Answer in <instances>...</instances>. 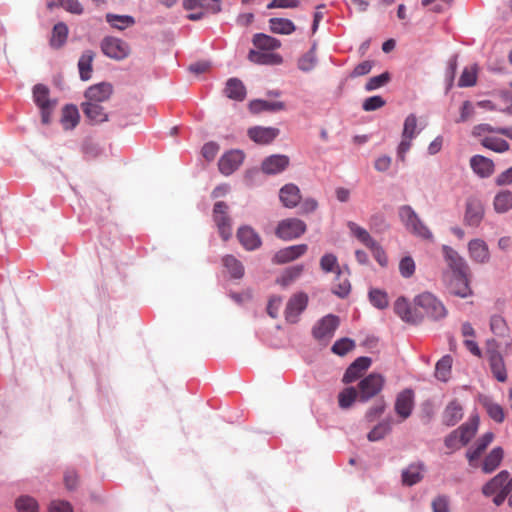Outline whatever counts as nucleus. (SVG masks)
I'll return each mask as SVG.
<instances>
[{"label": "nucleus", "mask_w": 512, "mask_h": 512, "mask_svg": "<svg viewBox=\"0 0 512 512\" xmlns=\"http://www.w3.org/2000/svg\"><path fill=\"white\" fill-rule=\"evenodd\" d=\"M322 272L331 281V292L339 298H345L351 291L350 271L346 265L341 266L333 254L322 256Z\"/></svg>", "instance_id": "1"}, {"label": "nucleus", "mask_w": 512, "mask_h": 512, "mask_svg": "<svg viewBox=\"0 0 512 512\" xmlns=\"http://www.w3.org/2000/svg\"><path fill=\"white\" fill-rule=\"evenodd\" d=\"M479 425L478 416H473L466 423L449 433L444 439V445L454 452L467 445L475 436Z\"/></svg>", "instance_id": "2"}, {"label": "nucleus", "mask_w": 512, "mask_h": 512, "mask_svg": "<svg viewBox=\"0 0 512 512\" xmlns=\"http://www.w3.org/2000/svg\"><path fill=\"white\" fill-rule=\"evenodd\" d=\"M414 302L416 306L423 309L425 314L433 320L442 319L447 315L444 304L432 293L424 292L418 295Z\"/></svg>", "instance_id": "3"}, {"label": "nucleus", "mask_w": 512, "mask_h": 512, "mask_svg": "<svg viewBox=\"0 0 512 512\" xmlns=\"http://www.w3.org/2000/svg\"><path fill=\"white\" fill-rule=\"evenodd\" d=\"M385 379L381 374L371 373L358 384V400L367 402L383 389Z\"/></svg>", "instance_id": "4"}, {"label": "nucleus", "mask_w": 512, "mask_h": 512, "mask_svg": "<svg viewBox=\"0 0 512 512\" xmlns=\"http://www.w3.org/2000/svg\"><path fill=\"white\" fill-rule=\"evenodd\" d=\"M100 47L107 57L114 60H123L127 58L131 51L127 42L112 36L105 37L101 41Z\"/></svg>", "instance_id": "5"}, {"label": "nucleus", "mask_w": 512, "mask_h": 512, "mask_svg": "<svg viewBox=\"0 0 512 512\" xmlns=\"http://www.w3.org/2000/svg\"><path fill=\"white\" fill-rule=\"evenodd\" d=\"M469 273L450 275L443 273V279L446 283L448 291L458 297L466 298L472 295V290L469 286Z\"/></svg>", "instance_id": "6"}, {"label": "nucleus", "mask_w": 512, "mask_h": 512, "mask_svg": "<svg viewBox=\"0 0 512 512\" xmlns=\"http://www.w3.org/2000/svg\"><path fill=\"white\" fill-rule=\"evenodd\" d=\"M443 257L450 275L469 273V266L459 253L448 245L442 246Z\"/></svg>", "instance_id": "7"}, {"label": "nucleus", "mask_w": 512, "mask_h": 512, "mask_svg": "<svg viewBox=\"0 0 512 512\" xmlns=\"http://www.w3.org/2000/svg\"><path fill=\"white\" fill-rule=\"evenodd\" d=\"M244 160V153L241 150H230L223 154L218 162L219 171L229 176L236 171Z\"/></svg>", "instance_id": "8"}, {"label": "nucleus", "mask_w": 512, "mask_h": 512, "mask_svg": "<svg viewBox=\"0 0 512 512\" xmlns=\"http://www.w3.org/2000/svg\"><path fill=\"white\" fill-rule=\"evenodd\" d=\"M426 472V466L423 462L417 461L409 464L401 471V483L404 486L412 487L420 483Z\"/></svg>", "instance_id": "9"}, {"label": "nucleus", "mask_w": 512, "mask_h": 512, "mask_svg": "<svg viewBox=\"0 0 512 512\" xmlns=\"http://www.w3.org/2000/svg\"><path fill=\"white\" fill-rule=\"evenodd\" d=\"M308 303V296L305 293L293 295L287 302L285 308V319L289 323H296L299 315L304 311Z\"/></svg>", "instance_id": "10"}, {"label": "nucleus", "mask_w": 512, "mask_h": 512, "mask_svg": "<svg viewBox=\"0 0 512 512\" xmlns=\"http://www.w3.org/2000/svg\"><path fill=\"white\" fill-rule=\"evenodd\" d=\"M113 93V86L110 83L102 82L90 86L85 91V102L101 104L107 101Z\"/></svg>", "instance_id": "11"}, {"label": "nucleus", "mask_w": 512, "mask_h": 512, "mask_svg": "<svg viewBox=\"0 0 512 512\" xmlns=\"http://www.w3.org/2000/svg\"><path fill=\"white\" fill-rule=\"evenodd\" d=\"M289 163V157L286 155H271L263 160L261 169L265 174L274 175L284 171Z\"/></svg>", "instance_id": "12"}, {"label": "nucleus", "mask_w": 512, "mask_h": 512, "mask_svg": "<svg viewBox=\"0 0 512 512\" xmlns=\"http://www.w3.org/2000/svg\"><path fill=\"white\" fill-rule=\"evenodd\" d=\"M371 364H372V360L370 357H365V356L358 357L347 368V370L343 376V382L351 383V382L357 380L371 366Z\"/></svg>", "instance_id": "13"}, {"label": "nucleus", "mask_w": 512, "mask_h": 512, "mask_svg": "<svg viewBox=\"0 0 512 512\" xmlns=\"http://www.w3.org/2000/svg\"><path fill=\"white\" fill-rule=\"evenodd\" d=\"M414 406V393L411 389L400 392L395 401V411L403 419H407Z\"/></svg>", "instance_id": "14"}, {"label": "nucleus", "mask_w": 512, "mask_h": 512, "mask_svg": "<svg viewBox=\"0 0 512 512\" xmlns=\"http://www.w3.org/2000/svg\"><path fill=\"white\" fill-rule=\"evenodd\" d=\"M306 251L307 246L304 244L289 246L277 251L272 258V262L274 264H285L299 258Z\"/></svg>", "instance_id": "15"}, {"label": "nucleus", "mask_w": 512, "mask_h": 512, "mask_svg": "<svg viewBox=\"0 0 512 512\" xmlns=\"http://www.w3.org/2000/svg\"><path fill=\"white\" fill-rule=\"evenodd\" d=\"M509 477V472L507 470L500 471L496 476L490 479L482 488V493L489 497L494 495L496 492H504L507 490V478Z\"/></svg>", "instance_id": "16"}, {"label": "nucleus", "mask_w": 512, "mask_h": 512, "mask_svg": "<svg viewBox=\"0 0 512 512\" xmlns=\"http://www.w3.org/2000/svg\"><path fill=\"white\" fill-rule=\"evenodd\" d=\"M470 166L473 172L481 178L490 177L495 170L494 162L482 155H474L471 157Z\"/></svg>", "instance_id": "17"}, {"label": "nucleus", "mask_w": 512, "mask_h": 512, "mask_svg": "<svg viewBox=\"0 0 512 512\" xmlns=\"http://www.w3.org/2000/svg\"><path fill=\"white\" fill-rule=\"evenodd\" d=\"M84 115L93 124H100L108 120V114L105 108L98 103L83 102L81 104Z\"/></svg>", "instance_id": "18"}, {"label": "nucleus", "mask_w": 512, "mask_h": 512, "mask_svg": "<svg viewBox=\"0 0 512 512\" xmlns=\"http://www.w3.org/2000/svg\"><path fill=\"white\" fill-rule=\"evenodd\" d=\"M494 434L487 432L482 435L475 443V445L469 448L466 452V458L471 466H475V461L481 456L486 450L489 444L493 441Z\"/></svg>", "instance_id": "19"}, {"label": "nucleus", "mask_w": 512, "mask_h": 512, "mask_svg": "<svg viewBox=\"0 0 512 512\" xmlns=\"http://www.w3.org/2000/svg\"><path fill=\"white\" fill-rule=\"evenodd\" d=\"M248 59L252 63L259 65H279L283 62V58L280 54L260 50H250Z\"/></svg>", "instance_id": "20"}, {"label": "nucleus", "mask_w": 512, "mask_h": 512, "mask_svg": "<svg viewBox=\"0 0 512 512\" xmlns=\"http://www.w3.org/2000/svg\"><path fill=\"white\" fill-rule=\"evenodd\" d=\"M279 199L287 208L296 207L301 200L300 189L293 183L286 184L279 191Z\"/></svg>", "instance_id": "21"}, {"label": "nucleus", "mask_w": 512, "mask_h": 512, "mask_svg": "<svg viewBox=\"0 0 512 512\" xmlns=\"http://www.w3.org/2000/svg\"><path fill=\"white\" fill-rule=\"evenodd\" d=\"M278 134L279 130L272 127H253L248 130V136L259 144L271 143Z\"/></svg>", "instance_id": "22"}, {"label": "nucleus", "mask_w": 512, "mask_h": 512, "mask_svg": "<svg viewBox=\"0 0 512 512\" xmlns=\"http://www.w3.org/2000/svg\"><path fill=\"white\" fill-rule=\"evenodd\" d=\"M237 237L243 247L247 250L257 249L261 245L259 235L251 226H241L238 230Z\"/></svg>", "instance_id": "23"}, {"label": "nucleus", "mask_w": 512, "mask_h": 512, "mask_svg": "<svg viewBox=\"0 0 512 512\" xmlns=\"http://www.w3.org/2000/svg\"><path fill=\"white\" fill-rule=\"evenodd\" d=\"M469 255L471 259L477 263H487L490 258L488 246L483 240L474 239L468 245Z\"/></svg>", "instance_id": "24"}, {"label": "nucleus", "mask_w": 512, "mask_h": 512, "mask_svg": "<svg viewBox=\"0 0 512 512\" xmlns=\"http://www.w3.org/2000/svg\"><path fill=\"white\" fill-rule=\"evenodd\" d=\"M394 311L405 322L418 323L421 320V318L412 311L408 301L403 297L395 301Z\"/></svg>", "instance_id": "25"}, {"label": "nucleus", "mask_w": 512, "mask_h": 512, "mask_svg": "<svg viewBox=\"0 0 512 512\" xmlns=\"http://www.w3.org/2000/svg\"><path fill=\"white\" fill-rule=\"evenodd\" d=\"M463 417L462 407L456 401L450 402L442 414V422L445 426L456 425Z\"/></svg>", "instance_id": "26"}, {"label": "nucleus", "mask_w": 512, "mask_h": 512, "mask_svg": "<svg viewBox=\"0 0 512 512\" xmlns=\"http://www.w3.org/2000/svg\"><path fill=\"white\" fill-rule=\"evenodd\" d=\"M252 43L260 51L273 52L281 46L280 40L264 33L255 34Z\"/></svg>", "instance_id": "27"}, {"label": "nucleus", "mask_w": 512, "mask_h": 512, "mask_svg": "<svg viewBox=\"0 0 512 512\" xmlns=\"http://www.w3.org/2000/svg\"><path fill=\"white\" fill-rule=\"evenodd\" d=\"M224 94L230 99L243 101L246 97V88L238 78H230L226 82Z\"/></svg>", "instance_id": "28"}, {"label": "nucleus", "mask_w": 512, "mask_h": 512, "mask_svg": "<svg viewBox=\"0 0 512 512\" xmlns=\"http://www.w3.org/2000/svg\"><path fill=\"white\" fill-rule=\"evenodd\" d=\"M503 455L504 451L501 447L493 448L483 461L482 471L485 474L494 472L500 466Z\"/></svg>", "instance_id": "29"}, {"label": "nucleus", "mask_w": 512, "mask_h": 512, "mask_svg": "<svg viewBox=\"0 0 512 512\" xmlns=\"http://www.w3.org/2000/svg\"><path fill=\"white\" fill-rule=\"evenodd\" d=\"M95 53L91 50H86L82 53L78 61V69L81 80L88 81L92 77V63Z\"/></svg>", "instance_id": "30"}, {"label": "nucleus", "mask_w": 512, "mask_h": 512, "mask_svg": "<svg viewBox=\"0 0 512 512\" xmlns=\"http://www.w3.org/2000/svg\"><path fill=\"white\" fill-rule=\"evenodd\" d=\"M68 27L65 23L59 22L54 25L49 40V44L53 49H60L64 46L68 38Z\"/></svg>", "instance_id": "31"}, {"label": "nucleus", "mask_w": 512, "mask_h": 512, "mask_svg": "<svg viewBox=\"0 0 512 512\" xmlns=\"http://www.w3.org/2000/svg\"><path fill=\"white\" fill-rule=\"evenodd\" d=\"M303 271V265L290 266L277 277L276 282L282 287H288L302 275Z\"/></svg>", "instance_id": "32"}, {"label": "nucleus", "mask_w": 512, "mask_h": 512, "mask_svg": "<svg viewBox=\"0 0 512 512\" xmlns=\"http://www.w3.org/2000/svg\"><path fill=\"white\" fill-rule=\"evenodd\" d=\"M488 359L491 372L499 382L507 380V371L501 354H492Z\"/></svg>", "instance_id": "33"}, {"label": "nucleus", "mask_w": 512, "mask_h": 512, "mask_svg": "<svg viewBox=\"0 0 512 512\" xmlns=\"http://www.w3.org/2000/svg\"><path fill=\"white\" fill-rule=\"evenodd\" d=\"M80 115L75 105H66L62 109L61 123L65 129H73L79 123Z\"/></svg>", "instance_id": "34"}, {"label": "nucleus", "mask_w": 512, "mask_h": 512, "mask_svg": "<svg viewBox=\"0 0 512 512\" xmlns=\"http://www.w3.org/2000/svg\"><path fill=\"white\" fill-rule=\"evenodd\" d=\"M269 28L275 34L289 35L296 29L294 23L285 18H271L269 20Z\"/></svg>", "instance_id": "35"}, {"label": "nucleus", "mask_w": 512, "mask_h": 512, "mask_svg": "<svg viewBox=\"0 0 512 512\" xmlns=\"http://www.w3.org/2000/svg\"><path fill=\"white\" fill-rule=\"evenodd\" d=\"M317 64V44L314 43L310 50L298 60V68L303 72L311 71Z\"/></svg>", "instance_id": "36"}, {"label": "nucleus", "mask_w": 512, "mask_h": 512, "mask_svg": "<svg viewBox=\"0 0 512 512\" xmlns=\"http://www.w3.org/2000/svg\"><path fill=\"white\" fill-rule=\"evenodd\" d=\"M480 143L483 147L497 153L506 152L510 147L506 140L494 136H485L480 140Z\"/></svg>", "instance_id": "37"}, {"label": "nucleus", "mask_w": 512, "mask_h": 512, "mask_svg": "<svg viewBox=\"0 0 512 512\" xmlns=\"http://www.w3.org/2000/svg\"><path fill=\"white\" fill-rule=\"evenodd\" d=\"M106 21L115 29L124 30L135 24V20L129 15L106 14Z\"/></svg>", "instance_id": "38"}, {"label": "nucleus", "mask_w": 512, "mask_h": 512, "mask_svg": "<svg viewBox=\"0 0 512 512\" xmlns=\"http://www.w3.org/2000/svg\"><path fill=\"white\" fill-rule=\"evenodd\" d=\"M452 362V357L450 355H445L436 363L435 376L437 379L441 381L448 380L451 373Z\"/></svg>", "instance_id": "39"}, {"label": "nucleus", "mask_w": 512, "mask_h": 512, "mask_svg": "<svg viewBox=\"0 0 512 512\" xmlns=\"http://www.w3.org/2000/svg\"><path fill=\"white\" fill-rule=\"evenodd\" d=\"M306 226H277L275 234L283 240H292L304 234Z\"/></svg>", "instance_id": "40"}, {"label": "nucleus", "mask_w": 512, "mask_h": 512, "mask_svg": "<svg viewBox=\"0 0 512 512\" xmlns=\"http://www.w3.org/2000/svg\"><path fill=\"white\" fill-rule=\"evenodd\" d=\"M494 207L497 212L505 213L512 208V192L503 190L494 198Z\"/></svg>", "instance_id": "41"}, {"label": "nucleus", "mask_w": 512, "mask_h": 512, "mask_svg": "<svg viewBox=\"0 0 512 512\" xmlns=\"http://www.w3.org/2000/svg\"><path fill=\"white\" fill-rule=\"evenodd\" d=\"M223 265L233 278H241L244 274L242 263L232 255L223 258Z\"/></svg>", "instance_id": "42"}, {"label": "nucleus", "mask_w": 512, "mask_h": 512, "mask_svg": "<svg viewBox=\"0 0 512 512\" xmlns=\"http://www.w3.org/2000/svg\"><path fill=\"white\" fill-rule=\"evenodd\" d=\"M249 108L253 113H259L262 111H277L284 108L282 102H269L264 100H254L249 104Z\"/></svg>", "instance_id": "43"}, {"label": "nucleus", "mask_w": 512, "mask_h": 512, "mask_svg": "<svg viewBox=\"0 0 512 512\" xmlns=\"http://www.w3.org/2000/svg\"><path fill=\"white\" fill-rule=\"evenodd\" d=\"M15 507L18 512H39L38 502L29 495H23L17 498Z\"/></svg>", "instance_id": "44"}, {"label": "nucleus", "mask_w": 512, "mask_h": 512, "mask_svg": "<svg viewBox=\"0 0 512 512\" xmlns=\"http://www.w3.org/2000/svg\"><path fill=\"white\" fill-rule=\"evenodd\" d=\"M213 219L216 224H228L230 221L229 217V206L224 201H218L213 207Z\"/></svg>", "instance_id": "45"}, {"label": "nucleus", "mask_w": 512, "mask_h": 512, "mask_svg": "<svg viewBox=\"0 0 512 512\" xmlns=\"http://www.w3.org/2000/svg\"><path fill=\"white\" fill-rule=\"evenodd\" d=\"M483 406L494 421L498 423L504 421L505 414L503 408L498 403L493 402L490 398H485L483 400Z\"/></svg>", "instance_id": "46"}, {"label": "nucleus", "mask_w": 512, "mask_h": 512, "mask_svg": "<svg viewBox=\"0 0 512 512\" xmlns=\"http://www.w3.org/2000/svg\"><path fill=\"white\" fill-rule=\"evenodd\" d=\"M340 319L332 314H329L322 318V338L329 337L331 338L339 327Z\"/></svg>", "instance_id": "47"}, {"label": "nucleus", "mask_w": 512, "mask_h": 512, "mask_svg": "<svg viewBox=\"0 0 512 512\" xmlns=\"http://www.w3.org/2000/svg\"><path fill=\"white\" fill-rule=\"evenodd\" d=\"M33 97L39 107H49L52 105L49 99V89L45 85H35L33 89Z\"/></svg>", "instance_id": "48"}, {"label": "nucleus", "mask_w": 512, "mask_h": 512, "mask_svg": "<svg viewBox=\"0 0 512 512\" xmlns=\"http://www.w3.org/2000/svg\"><path fill=\"white\" fill-rule=\"evenodd\" d=\"M391 431V421L385 420L377 424L369 433L368 439L372 442L383 439Z\"/></svg>", "instance_id": "49"}, {"label": "nucleus", "mask_w": 512, "mask_h": 512, "mask_svg": "<svg viewBox=\"0 0 512 512\" xmlns=\"http://www.w3.org/2000/svg\"><path fill=\"white\" fill-rule=\"evenodd\" d=\"M354 348H355L354 340L347 338V337H343V338L337 340L333 344L331 350L336 355L344 356L348 352L352 351Z\"/></svg>", "instance_id": "50"}, {"label": "nucleus", "mask_w": 512, "mask_h": 512, "mask_svg": "<svg viewBox=\"0 0 512 512\" xmlns=\"http://www.w3.org/2000/svg\"><path fill=\"white\" fill-rule=\"evenodd\" d=\"M369 300L378 309H385L389 304L386 292L380 289H371L369 291Z\"/></svg>", "instance_id": "51"}, {"label": "nucleus", "mask_w": 512, "mask_h": 512, "mask_svg": "<svg viewBox=\"0 0 512 512\" xmlns=\"http://www.w3.org/2000/svg\"><path fill=\"white\" fill-rule=\"evenodd\" d=\"M358 399V391L354 387H349L339 394V405L341 408H349L352 403Z\"/></svg>", "instance_id": "52"}, {"label": "nucleus", "mask_w": 512, "mask_h": 512, "mask_svg": "<svg viewBox=\"0 0 512 512\" xmlns=\"http://www.w3.org/2000/svg\"><path fill=\"white\" fill-rule=\"evenodd\" d=\"M416 270L415 261L411 256L403 257L399 262V272L403 278H410Z\"/></svg>", "instance_id": "53"}, {"label": "nucleus", "mask_w": 512, "mask_h": 512, "mask_svg": "<svg viewBox=\"0 0 512 512\" xmlns=\"http://www.w3.org/2000/svg\"><path fill=\"white\" fill-rule=\"evenodd\" d=\"M476 68L475 67H467L463 70L459 81L458 86L460 87H471L476 84Z\"/></svg>", "instance_id": "54"}, {"label": "nucleus", "mask_w": 512, "mask_h": 512, "mask_svg": "<svg viewBox=\"0 0 512 512\" xmlns=\"http://www.w3.org/2000/svg\"><path fill=\"white\" fill-rule=\"evenodd\" d=\"M389 79H390V75L388 72H384L380 75L371 77L365 84V89L367 91H373L375 89H378V88L384 86L385 84H387Z\"/></svg>", "instance_id": "55"}, {"label": "nucleus", "mask_w": 512, "mask_h": 512, "mask_svg": "<svg viewBox=\"0 0 512 512\" xmlns=\"http://www.w3.org/2000/svg\"><path fill=\"white\" fill-rule=\"evenodd\" d=\"M502 127H493L490 124L487 123H481L478 125H475L472 129V135L474 137H480L481 139L485 136H489L488 134L491 133H498L499 130H501Z\"/></svg>", "instance_id": "56"}, {"label": "nucleus", "mask_w": 512, "mask_h": 512, "mask_svg": "<svg viewBox=\"0 0 512 512\" xmlns=\"http://www.w3.org/2000/svg\"><path fill=\"white\" fill-rule=\"evenodd\" d=\"M416 128H417L416 116L414 114L408 115L404 122L402 136H405L406 138L413 139L417 134Z\"/></svg>", "instance_id": "57"}, {"label": "nucleus", "mask_w": 512, "mask_h": 512, "mask_svg": "<svg viewBox=\"0 0 512 512\" xmlns=\"http://www.w3.org/2000/svg\"><path fill=\"white\" fill-rule=\"evenodd\" d=\"M490 329L495 335L504 336L507 331L505 320L499 315L492 316L490 319Z\"/></svg>", "instance_id": "58"}, {"label": "nucleus", "mask_w": 512, "mask_h": 512, "mask_svg": "<svg viewBox=\"0 0 512 512\" xmlns=\"http://www.w3.org/2000/svg\"><path fill=\"white\" fill-rule=\"evenodd\" d=\"M399 217L404 224H417L419 222L417 214L410 206L401 207Z\"/></svg>", "instance_id": "59"}, {"label": "nucleus", "mask_w": 512, "mask_h": 512, "mask_svg": "<svg viewBox=\"0 0 512 512\" xmlns=\"http://www.w3.org/2000/svg\"><path fill=\"white\" fill-rule=\"evenodd\" d=\"M352 233L359 241H361L369 249L377 243L365 229L359 226L352 229Z\"/></svg>", "instance_id": "60"}, {"label": "nucleus", "mask_w": 512, "mask_h": 512, "mask_svg": "<svg viewBox=\"0 0 512 512\" xmlns=\"http://www.w3.org/2000/svg\"><path fill=\"white\" fill-rule=\"evenodd\" d=\"M384 105H385V100L381 96L376 95V96H372V97L365 99V101L363 102L362 108L365 111H374V110H377V109L383 107Z\"/></svg>", "instance_id": "61"}, {"label": "nucleus", "mask_w": 512, "mask_h": 512, "mask_svg": "<svg viewBox=\"0 0 512 512\" xmlns=\"http://www.w3.org/2000/svg\"><path fill=\"white\" fill-rule=\"evenodd\" d=\"M466 217L469 218L470 221L479 222L482 218V209L481 206L477 203H469L467 205Z\"/></svg>", "instance_id": "62"}, {"label": "nucleus", "mask_w": 512, "mask_h": 512, "mask_svg": "<svg viewBox=\"0 0 512 512\" xmlns=\"http://www.w3.org/2000/svg\"><path fill=\"white\" fill-rule=\"evenodd\" d=\"M298 205H299V211L302 214H309L311 212H314L318 207L317 201L312 198H305V199L301 198Z\"/></svg>", "instance_id": "63"}, {"label": "nucleus", "mask_w": 512, "mask_h": 512, "mask_svg": "<svg viewBox=\"0 0 512 512\" xmlns=\"http://www.w3.org/2000/svg\"><path fill=\"white\" fill-rule=\"evenodd\" d=\"M433 512H449L448 498L444 495L436 497L432 501Z\"/></svg>", "instance_id": "64"}]
</instances>
